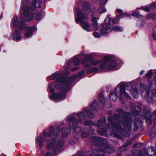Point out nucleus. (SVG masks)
<instances>
[{
	"label": "nucleus",
	"mask_w": 156,
	"mask_h": 156,
	"mask_svg": "<svg viewBox=\"0 0 156 156\" xmlns=\"http://www.w3.org/2000/svg\"><path fill=\"white\" fill-rule=\"evenodd\" d=\"M23 3L21 6L23 12L20 16L19 19L16 16L13 17L12 20L11 24L14 27H18L20 29H25L24 37L28 38L32 36L33 32L35 30L34 27H27L25 23L26 18L27 21H31L33 19L35 13V7H40L41 2L39 0H22Z\"/></svg>",
	"instance_id": "1"
},
{
	"label": "nucleus",
	"mask_w": 156,
	"mask_h": 156,
	"mask_svg": "<svg viewBox=\"0 0 156 156\" xmlns=\"http://www.w3.org/2000/svg\"><path fill=\"white\" fill-rule=\"evenodd\" d=\"M76 77V76H73L69 78L63 79L62 73L56 72L51 75L50 79L53 80L56 78V81L58 83L56 85V88L58 90L62 89L64 91H66L69 90L70 84Z\"/></svg>",
	"instance_id": "2"
},
{
	"label": "nucleus",
	"mask_w": 156,
	"mask_h": 156,
	"mask_svg": "<svg viewBox=\"0 0 156 156\" xmlns=\"http://www.w3.org/2000/svg\"><path fill=\"white\" fill-rule=\"evenodd\" d=\"M91 140L92 142L91 148L92 149H100L106 152L107 151V141L105 138L97 136L91 137Z\"/></svg>",
	"instance_id": "3"
},
{
	"label": "nucleus",
	"mask_w": 156,
	"mask_h": 156,
	"mask_svg": "<svg viewBox=\"0 0 156 156\" xmlns=\"http://www.w3.org/2000/svg\"><path fill=\"white\" fill-rule=\"evenodd\" d=\"M117 111L119 113V114H121V117L123 118L122 122L125 129H127L129 131H130L131 127V118L129 116V113L127 112H123V110L121 108L117 109Z\"/></svg>",
	"instance_id": "4"
},
{
	"label": "nucleus",
	"mask_w": 156,
	"mask_h": 156,
	"mask_svg": "<svg viewBox=\"0 0 156 156\" xmlns=\"http://www.w3.org/2000/svg\"><path fill=\"white\" fill-rule=\"evenodd\" d=\"M67 120L69 122V126L70 129H74L73 133L76 134H79L82 130L80 126H77L79 123H81L82 121L77 119L76 117L73 116L69 117L67 118Z\"/></svg>",
	"instance_id": "5"
},
{
	"label": "nucleus",
	"mask_w": 156,
	"mask_h": 156,
	"mask_svg": "<svg viewBox=\"0 0 156 156\" xmlns=\"http://www.w3.org/2000/svg\"><path fill=\"white\" fill-rule=\"evenodd\" d=\"M101 60L96 59L92 58L91 55L89 54L86 55L81 62L84 64L86 62H90L91 65L93 66H96L98 65L101 62Z\"/></svg>",
	"instance_id": "6"
},
{
	"label": "nucleus",
	"mask_w": 156,
	"mask_h": 156,
	"mask_svg": "<svg viewBox=\"0 0 156 156\" xmlns=\"http://www.w3.org/2000/svg\"><path fill=\"white\" fill-rule=\"evenodd\" d=\"M55 84L54 83L51 82L48 85V90L49 92L52 93V96L51 98H64L66 97V94L64 93H60L58 94L53 93L55 90L53 87Z\"/></svg>",
	"instance_id": "7"
},
{
	"label": "nucleus",
	"mask_w": 156,
	"mask_h": 156,
	"mask_svg": "<svg viewBox=\"0 0 156 156\" xmlns=\"http://www.w3.org/2000/svg\"><path fill=\"white\" fill-rule=\"evenodd\" d=\"M56 141V138H52L46 146V148L48 150H50L52 148L51 151L52 152V155H55L56 153L57 147L55 146Z\"/></svg>",
	"instance_id": "8"
},
{
	"label": "nucleus",
	"mask_w": 156,
	"mask_h": 156,
	"mask_svg": "<svg viewBox=\"0 0 156 156\" xmlns=\"http://www.w3.org/2000/svg\"><path fill=\"white\" fill-rule=\"evenodd\" d=\"M75 11L76 13V15L75 16V21L76 22H79L84 19H88L87 15L83 13L82 11L79 9H76Z\"/></svg>",
	"instance_id": "9"
},
{
	"label": "nucleus",
	"mask_w": 156,
	"mask_h": 156,
	"mask_svg": "<svg viewBox=\"0 0 156 156\" xmlns=\"http://www.w3.org/2000/svg\"><path fill=\"white\" fill-rule=\"evenodd\" d=\"M110 56H108V70H112L116 68L117 63L114 60H111Z\"/></svg>",
	"instance_id": "10"
},
{
	"label": "nucleus",
	"mask_w": 156,
	"mask_h": 156,
	"mask_svg": "<svg viewBox=\"0 0 156 156\" xmlns=\"http://www.w3.org/2000/svg\"><path fill=\"white\" fill-rule=\"evenodd\" d=\"M93 150L94 151L91 154L88 155V156H103L106 154V152L99 148L98 150V149Z\"/></svg>",
	"instance_id": "11"
},
{
	"label": "nucleus",
	"mask_w": 156,
	"mask_h": 156,
	"mask_svg": "<svg viewBox=\"0 0 156 156\" xmlns=\"http://www.w3.org/2000/svg\"><path fill=\"white\" fill-rule=\"evenodd\" d=\"M81 26L84 30L90 32L93 30L90 24L87 22H82L81 23Z\"/></svg>",
	"instance_id": "12"
},
{
	"label": "nucleus",
	"mask_w": 156,
	"mask_h": 156,
	"mask_svg": "<svg viewBox=\"0 0 156 156\" xmlns=\"http://www.w3.org/2000/svg\"><path fill=\"white\" fill-rule=\"evenodd\" d=\"M106 123V118L104 117L101 118L100 119L98 120L97 122L94 123V126L98 127L103 126L105 125Z\"/></svg>",
	"instance_id": "13"
},
{
	"label": "nucleus",
	"mask_w": 156,
	"mask_h": 156,
	"mask_svg": "<svg viewBox=\"0 0 156 156\" xmlns=\"http://www.w3.org/2000/svg\"><path fill=\"white\" fill-rule=\"evenodd\" d=\"M106 18L105 20V24L102 23L101 24V29L100 30V33L102 36L106 35L107 33V24L106 23Z\"/></svg>",
	"instance_id": "14"
},
{
	"label": "nucleus",
	"mask_w": 156,
	"mask_h": 156,
	"mask_svg": "<svg viewBox=\"0 0 156 156\" xmlns=\"http://www.w3.org/2000/svg\"><path fill=\"white\" fill-rule=\"evenodd\" d=\"M35 140L37 144L40 147V149H41L43 145V143L45 141V138L42 136H39L38 137L36 138Z\"/></svg>",
	"instance_id": "15"
},
{
	"label": "nucleus",
	"mask_w": 156,
	"mask_h": 156,
	"mask_svg": "<svg viewBox=\"0 0 156 156\" xmlns=\"http://www.w3.org/2000/svg\"><path fill=\"white\" fill-rule=\"evenodd\" d=\"M20 31L18 30L17 29L16 30L14 33H12L11 35L12 39L16 41H18L20 39L21 37L20 35Z\"/></svg>",
	"instance_id": "16"
},
{
	"label": "nucleus",
	"mask_w": 156,
	"mask_h": 156,
	"mask_svg": "<svg viewBox=\"0 0 156 156\" xmlns=\"http://www.w3.org/2000/svg\"><path fill=\"white\" fill-rule=\"evenodd\" d=\"M107 124L105 128H101L100 127H98L97 129V132L100 135L103 136L105 135L106 136H107Z\"/></svg>",
	"instance_id": "17"
},
{
	"label": "nucleus",
	"mask_w": 156,
	"mask_h": 156,
	"mask_svg": "<svg viewBox=\"0 0 156 156\" xmlns=\"http://www.w3.org/2000/svg\"><path fill=\"white\" fill-rule=\"evenodd\" d=\"M83 124L85 126H88V128H87V127L84 128L87 129V131L91 130L92 129V126H94V122H92L91 120L85 121L83 122Z\"/></svg>",
	"instance_id": "18"
},
{
	"label": "nucleus",
	"mask_w": 156,
	"mask_h": 156,
	"mask_svg": "<svg viewBox=\"0 0 156 156\" xmlns=\"http://www.w3.org/2000/svg\"><path fill=\"white\" fill-rule=\"evenodd\" d=\"M120 96H118L117 94L115 93H113V94L115 95V97H125V98H129V94L127 93L125 90L124 88V87H122V86L121 87V89H120Z\"/></svg>",
	"instance_id": "19"
},
{
	"label": "nucleus",
	"mask_w": 156,
	"mask_h": 156,
	"mask_svg": "<svg viewBox=\"0 0 156 156\" xmlns=\"http://www.w3.org/2000/svg\"><path fill=\"white\" fill-rule=\"evenodd\" d=\"M83 111L86 113V115L88 118H93L94 117V114L88 108H84L83 109Z\"/></svg>",
	"instance_id": "20"
},
{
	"label": "nucleus",
	"mask_w": 156,
	"mask_h": 156,
	"mask_svg": "<svg viewBox=\"0 0 156 156\" xmlns=\"http://www.w3.org/2000/svg\"><path fill=\"white\" fill-rule=\"evenodd\" d=\"M142 110L141 107L139 106H136L134 108V110H131L130 112L134 115H138Z\"/></svg>",
	"instance_id": "21"
},
{
	"label": "nucleus",
	"mask_w": 156,
	"mask_h": 156,
	"mask_svg": "<svg viewBox=\"0 0 156 156\" xmlns=\"http://www.w3.org/2000/svg\"><path fill=\"white\" fill-rule=\"evenodd\" d=\"M91 21L92 22V26L94 30H98V23L97 22V19L95 17L92 18Z\"/></svg>",
	"instance_id": "22"
},
{
	"label": "nucleus",
	"mask_w": 156,
	"mask_h": 156,
	"mask_svg": "<svg viewBox=\"0 0 156 156\" xmlns=\"http://www.w3.org/2000/svg\"><path fill=\"white\" fill-rule=\"evenodd\" d=\"M61 130L62 131H63L64 130V131L67 132L64 133L62 134V136L65 137H67L68 136V133L70 134L71 133V129L70 128L68 127L66 128V129H65L64 127H62L61 128Z\"/></svg>",
	"instance_id": "23"
},
{
	"label": "nucleus",
	"mask_w": 156,
	"mask_h": 156,
	"mask_svg": "<svg viewBox=\"0 0 156 156\" xmlns=\"http://www.w3.org/2000/svg\"><path fill=\"white\" fill-rule=\"evenodd\" d=\"M98 103L96 100H94L91 103L90 108L92 110L98 111V108H97Z\"/></svg>",
	"instance_id": "24"
},
{
	"label": "nucleus",
	"mask_w": 156,
	"mask_h": 156,
	"mask_svg": "<svg viewBox=\"0 0 156 156\" xmlns=\"http://www.w3.org/2000/svg\"><path fill=\"white\" fill-rule=\"evenodd\" d=\"M101 63L99 66L100 69L101 70H103L105 67L106 64L107 62V59L106 57H105L103 60L101 61Z\"/></svg>",
	"instance_id": "25"
},
{
	"label": "nucleus",
	"mask_w": 156,
	"mask_h": 156,
	"mask_svg": "<svg viewBox=\"0 0 156 156\" xmlns=\"http://www.w3.org/2000/svg\"><path fill=\"white\" fill-rule=\"evenodd\" d=\"M91 6V4L88 2L83 3L82 5L83 9L85 11H87L90 10Z\"/></svg>",
	"instance_id": "26"
},
{
	"label": "nucleus",
	"mask_w": 156,
	"mask_h": 156,
	"mask_svg": "<svg viewBox=\"0 0 156 156\" xmlns=\"http://www.w3.org/2000/svg\"><path fill=\"white\" fill-rule=\"evenodd\" d=\"M131 129L130 131H129L127 129H125L124 128V129L121 133V134L123 135V136L126 137H129L130 136L129 132H131Z\"/></svg>",
	"instance_id": "27"
},
{
	"label": "nucleus",
	"mask_w": 156,
	"mask_h": 156,
	"mask_svg": "<svg viewBox=\"0 0 156 156\" xmlns=\"http://www.w3.org/2000/svg\"><path fill=\"white\" fill-rule=\"evenodd\" d=\"M85 113L84 112H80L77 114L76 116L80 119L79 120L82 121V120L84 119H85L86 116Z\"/></svg>",
	"instance_id": "28"
},
{
	"label": "nucleus",
	"mask_w": 156,
	"mask_h": 156,
	"mask_svg": "<svg viewBox=\"0 0 156 156\" xmlns=\"http://www.w3.org/2000/svg\"><path fill=\"white\" fill-rule=\"evenodd\" d=\"M60 128V127L59 126H58L56 127V128L53 133L54 136H57L59 134L61 130Z\"/></svg>",
	"instance_id": "29"
},
{
	"label": "nucleus",
	"mask_w": 156,
	"mask_h": 156,
	"mask_svg": "<svg viewBox=\"0 0 156 156\" xmlns=\"http://www.w3.org/2000/svg\"><path fill=\"white\" fill-rule=\"evenodd\" d=\"M143 112L145 115H147L150 114L151 110L148 107H145L143 109Z\"/></svg>",
	"instance_id": "30"
},
{
	"label": "nucleus",
	"mask_w": 156,
	"mask_h": 156,
	"mask_svg": "<svg viewBox=\"0 0 156 156\" xmlns=\"http://www.w3.org/2000/svg\"><path fill=\"white\" fill-rule=\"evenodd\" d=\"M99 101L98 103V105L99 106H102V107L105 105L106 101L105 98H99Z\"/></svg>",
	"instance_id": "31"
},
{
	"label": "nucleus",
	"mask_w": 156,
	"mask_h": 156,
	"mask_svg": "<svg viewBox=\"0 0 156 156\" xmlns=\"http://www.w3.org/2000/svg\"><path fill=\"white\" fill-rule=\"evenodd\" d=\"M117 122H118V123H116L114 122H112L111 123V126H112V127L113 128V129H112V132H114V130H115V129L117 127L119 124H121V121L120 120H119V121H118Z\"/></svg>",
	"instance_id": "32"
},
{
	"label": "nucleus",
	"mask_w": 156,
	"mask_h": 156,
	"mask_svg": "<svg viewBox=\"0 0 156 156\" xmlns=\"http://www.w3.org/2000/svg\"><path fill=\"white\" fill-rule=\"evenodd\" d=\"M72 60V62L75 65L78 66L80 64L79 59L76 57H74Z\"/></svg>",
	"instance_id": "33"
},
{
	"label": "nucleus",
	"mask_w": 156,
	"mask_h": 156,
	"mask_svg": "<svg viewBox=\"0 0 156 156\" xmlns=\"http://www.w3.org/2000/svg\"><path fill=\"white\" fill-rule=\"evenodd\" d=\"M141 116V118H142V119H145L147 120V122L151 120L152 116L151 115H149V116H146L144 115L143 114L142 115H140L139 116V117Z\"/></svg>",
	"instance_id": "34"
},
{
	"label": "nucleus",
	"mask_w": 156,
	"mask_h": 156,
	"mask_svg": "<svg viewBox=\"0 0 156 156\" xmlns=\"http://www.w3.org/2000/svg\"><path fill=\"white\" fill-rule=\"evenodd\" d=\"M89 131L82 132L81 135V137L82 138H84L88 136L90 134Z\"/></svg>",
	"instance_id": "35"
},
{
	"label": "nucleus",
	"mask_w": 156,
	"mask_h": 156,
	"mask_svg": "<svg viewBox=\"0 0 156 156\" xmlns=\"http://www.w3.org/2000/svg\"><path fill=\"white\" fill-rule=\"evenodd\" d=\"M121 116V114H119V112L118 114L117 113H115L112 116V119L113 120L116 121Z\"/></svg>",
	"instance_id": "36"
},
{
	"label": "nucleus",
	"mask_w": 156,
	"mask_h": 156,
	"mask_svg": "<svg viewBox=\"0 0 156 156\" xmlns=\"http://www.w3.org/2000/svg\"><path fill=\"white\" fill-rule=\"evenodd\" d=\"M147 18H152L153 20H156V14L151 13L148 14L146 16Z\"/></svg>",
	"instance_id": "37"
},
{
	"label": "nucleus",
	"mask_w": 156,
	"mask_h": 156,
	"mask_svg": "<svg viewBox=\"0 0 156 156\" xmlns=\"http://www.w3.org/2000/svg\"><path fill=\"white\" fill-rule=\"evenodd\" d=\"M148 148L149 152H150L149 151L150 150L151 152H153V154L151 155V156H152L153 154H154L155 156L156 155V148L155 149L154 147L153 146L149 147Z\"/></svg>",
	"instance_id": "38"
},
{
	"label": "nucleus",
	"mask_w": 156,
	"mask_h": 156,
	"mask_svg": "<svg viewBox=\"0 0 156 156\" xmlns=\"http://www.w3.org/2000/svg\"><path fill=\"white\" fill-rule=\"evenodd\" d=\"M115 149L111 147L110 145L108 143V154H112L114 153Z\"/></svg>",
	"instance_id": "39"
},
{
	"label": "nucleus",
	"mask_w": 156,
	"mask_h": 156,
	"mask_svg": "<svg viewBox=\"0 0 156 156\" xmlns=\"http://www.w3.org/2000/svg\"><path fill=\"white\" fill-rule=\"evenodd\" d=\"M115 132H113V135L114 136L115 138H116L118 139H122V137L121 136V135L119 134V133L118 132H117L115 130Z\"/></svg>",
	"instance_id": "40"
},
{
	"label": "nucleus",
	"mask_w": 156,
	"mask_h": 156,
	"mask_svg": "<svg viewBox=\"0 0 156 156\" xmlns=\"http://www.w3.org/2000/svg\"><path fill=\"white\" fill-rule=\"evenodd\" d=\"M112 30L115 31H119L122 30L123 28L121 27L116 26L113 28Z\"/></svg>",
	"instance_id": "41"
},
{
	"label": "nucleus",
	"mask_w": 156,
	"mask_h": 156,
	"mask_svg": "<svg viewBox=\"0 0 156 156\" xmlns=\"http://www.w3.org/2000/svg\"><path fill=\"white\" fill-rule=\"evenodd\" d=\"M138 90L137 88L135 87L134 88L131 93L133 95V97H135L136 96V95L138 94Z\"/></svg>",
	"instance_id": "42"
},
{
	"label": "nucleus",
	"mask_w": 156,
	"mask_h": 156,
	"mask_svg": "<svg viewBox=\"0 0 156 156\" xmlns=\"http://www.w3.org/2000/svg\"><path fill=\"white\" fill-rule=\"evenodd\" d=\"M98 68L95 67L92 69H90L87 70L88 73H89L92 72H98Z\"/></svg>",
	"instance_id": "43"
},
{
	"label": "nucleus",
	"mask_w": 156,
	"mask_h": 156,
	"mask_svg": "<svg viewBox=\"0 0 156 156\" xmlns=\"http://www.w3.org/2000/svg\"><path fill=\"white\" fill-rule=\"evenodd\" d=\"M117 130V132H119V133H121L122 132L123 130L124 129H123L122 127V126L120 125V124H119L117 128L115 129Z\"/></svg>",
	"instance_id": "44"
},
{
	"label": "nucleus",
	"mask_w": 156,
	"mask_h": 156,
	"mask_svg": "<svg viewBox=\"0 0 156 156\" xmlns=\"http://www.w3.org/2000/svg\"><path fill=\"white\" fill-rule=\"evenodd\" d=\"M104 6H101L98 9V12L99 13H103L106 11V9L104 8Z\"/></svg>",
	"instance_id": "45"
},
{
	"label": "nucleus",
	"mask_w": 156,
	"mask_h": 156,
	"mask_svg": "<svg viewBox=\"0 0 156 156\" xmlns=\"http://www.w3.org/2000/svg\"><path fill=\"white\" fill-rule=\"evenodd\" d=\"M42 13H38L35 16V19L36 20H40L42 18Z\"/></svg>",
	"instance_id": "46"
},
{
	"label": "nucleus",
	"mask_w": 156,
	"mask_h": 156,
	"mask_svg": "<svg viewBox=\"0 0 156 156\" xmlns=\"http://www.w3.org/2000/svg\"><path fill=\"white\" fill-rule=\"evenodd\" d=\"M63 98H49L50 99L55 102H58L62 100Z\"/></svg>",
	"instance_id": "47"
},
{
	"label": "nucleus",
	"mask_w": 156,
	"mask_h": 156,
	"mask_svg": "<svg viewBox=\"0 0 156 156\" xmlns=\"http://www.w3.org/2000/svg\"><path fill=\"white\" fill-rule=\"evenodd\" d=\"M43 135L46 137H50L52 136L51 134V133H47L46 132H43L42 133Z\"/></svg>",
	"instance_id": "48"
},
{
	"label": "nucleus",
	"mask_w": 156,
	"mask_h": 156,
	"mask_svg": "<svg viewBox=\"0 0 156 156\" xmlns=\"http://www.w3.org/2000/svg\"><path fill=\"white\" fill-rule=\"evenodd\" d=\"M132 141L129 140L126 141L124 144V146L126 147H127L130 146L132 144Z\"/></svg>",
	"instance_id": "49"
},
{
	"label": "nucleus",
	"mask_w": 156,
	"mask_h": 156,
	"mask_svg": "<svg viewBox=\"0 0 156 156\" xmlns=\"http://www.w3.org/2000/svg\"><path fill=\"white\" fill-rule=\"evenodd\" d=\"M132 15L133 16H135L137 18H141L142 17V16L141 15L135 12H133L132 13Z\"/></svg>",
	"instance_id": "50"
},
{
	"label": "nucleus",
	"mask_w": 156,
	"mask_h": 156,
	"mask_svg": "<svg viewBox=\"0 0 156 156\" xmlns=\"http://www.w3.org/2000/svg\"><path fill=\"white\" fill-rule=\"evenodd\" d=\"M93 35L95 37L97 38H99L101 37V35L99 33L94 32L93 33Z\"/></svg>",
	"instance_id": "51"
},
{
	"label": "nucleus",
	"mask_w": 156,
	"mask_h": 156,
	"mask_svg": "<svg viewBox=\"0 0 156 156\" xmlns=\"http://www.w3.org/2000/svg\"><path fill=\"white\" fill-rule=\"evenodd\" d=\"M64 141L62 140H59L58 142V145L60 148L62 147L64 145Z\"/></svg>",
	"instance_id": "52"
},
{
	"label": "nucleus",
	"mask_w": 156,
	"mask_h": 156,
	"mask_svg": "<svg viewBox=\"0 0 156 156\" xmlns=\"http://www.w3.org/2000/svg\"><path fill=\"white\" fill-rule=\"evenodd\" d=\"M107 0H101L100 1V4L101 6H105L106 5Z\"/></svg>",
	"instance_id": "53"
},
{
	"label": "nucleus",
	"mask_w": 156,
	"mask_h": 156,
	"mask_svg": "<svg viewBox=\"0 0 156 156\" xmlns=\"http://www.w3.org/2000/svg\"><path fill=\"white\" fill-rule=\"evenodd\" d=\"M54 128L52 126H50L49 128V130L50 133L53 135V133L55 130Z\"/></svg>",
	"instance_id": "54"
},
{
	"label": "nucleus",
	"mask_w": 156,
	"mask_h": 156,
	"mask_svg": "<svg viewBox=\"0 0 156 156\" xmlns=\"http://www.w3.org/2000/svg\"><path fill=\"white\" fill-rule=\"evenodd\" d=\"M84 71L83 70H82L77 75V77L81 78L82 77V76L84 74Z\"/></svg>",
	"instance_id": "55"
},
{
	"label": "nucleus",
	"mask_w": 156,
	"mask_h": 156,
	"mask_svg": "<svg viewBox=\"0 0 156 156\" xmlns=\"http://www.w3.org/2000/svg\"><path fill=\"white\" fill-rule=\"evenodd\" d=\"M148 151H149L148 150V148L147 149V150H145V149H144V154H145V155H146V156H149V153H148Z\"/></svg>",
	"instance_id": "56"
},
{
	"label": "nucleus",
	"mask_w": 156,
	"mask_h": 156,
	"mask_svg": "<svg viewBox=\"0 0 156 156\" xmlns=\"http://www.w3.org/2000/svg\"><path fill=\"white\" fill-rule=\"evenodd\" d=\"M52 155V153L50 151H48L46 153L45 156H51Z\"/></svg>",
	"instance_id": "57"
},
{
	"label": "nucleus",
	"mask_w": 156,
	"mask_h": 156,
	"mask_svg": "<svg viewBox=\"0 0 156 156\" xmlns=\"http://www.w3.org/2000/svg\"><path fill=\"white\" fill-rule=\"evenodd\" d=\"M113 22L115 24H117L119 23L118 19H114L112 20Z\"/></svg>",
	"instance_id": "58"
},
{
	"label": "nucleus",
	"mask_w": 156,
	"mask_h": 156,
	"mask_svg": "<svg viewBox=\"0 0 156 156\" xmlns=\"http://www.w3.org/2000/svg\"><path fill=\"white\" fill-rule=\"evenodd\" d=\"M152 75V71L150 70L149 71L148 73L147 74V76L149 77Z\"/></svg>",
	"instance_id": "59"
},
{
	"label": "nucleus",
	"mask_w": 156,
	"mask_h": 156,
	"mask_svg": "<svg viewBox=\"0 0 156 156\" xmlns=\"http://www.w3.org/2000/svg\"><path fill=\"white\" fill-rule=\"evenodd\" d=\"M138 156H145L142 152L140 151H138Z\"/></svg>",
	"instance_id": "60"
},
{
	"label": "nucleus",
	"mask_w": 156,
	"mask_h": 156,
	"mask_svg": "<svg viewBox=\"0 0 156 156\" xmlns=\"http://www.w3.org/2000/svg\"><path fill=\"white\" fill-rule=\"evenodd\" d=\"M150 6L152 8H155L156 7V3H153L151 4Z\"/></svg>",
	"instance_id": "61"
},
{
	"label": "nucleus",
	"mask_w": 156,
	"mask_h": 156,
	"mask_svg": "<svg viewBox=\"0 0 156 156\" xmlns=\"http://www.w3.org/2000/svg\"><path fill=\"white\" fill-rule=\"evenodd\" d=\"M63 73L65 75H68L69 73V72L67 71V69H66L65 70H63Z\"/></svg>",
	"instance_id": "62"
},
{
	"label": "nucleus",
	"mask_w": 156,
	"mask_h": 156,
	"mask_svg": "<svg viewBox=\"0 0 156 156\" xmlns=\"http://www.w3.org/2000/svg\"><path fill=\"white\" fill-rule=\"evenodd\" d=\"M104 97L103 94L102 93H100L98 94V98H103Z\"/></svg>",
	"instance_id": "63"
},
{
	"label": "nucleus",
	"mask_w": 156,
	"mask_h": 156,
	"mask_svg": "<svg viewBox=\"0 0 156 156\" xmlns=\"http://www.w3.org/2000/svg\"><path fill=\"white\" fill-rule=\"evenodd\" d=\"M140 144L139 143H136L134 144L133 145V147L134 148L138 147L140 146Z\"/></svg>",
	"instance_id": "64"
}]
</instances>
